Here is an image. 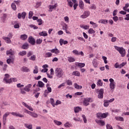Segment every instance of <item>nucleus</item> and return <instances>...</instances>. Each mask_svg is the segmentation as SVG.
<instances>
[{
    "instance_id": "36",
    "label": "nucleus",
    "mask_w": 129,
    "mask_h": 129,
    "mask_svg": "<svg viewBox=\"0 0 129 129\" xmlns=\"http://www.w3.org/2000/svg\"><path fill=\"white\" fill-rule=\"evenodd\" d=\"M81 28H83L84 30H88L89 29V25H82L81 26Z\"/></svg>"
},
{
    "instance_id": "18",
    "label": "nucleus",
    "mask_w": 129,
    "mask_h": 129,
    "mask_svg": "<svg viewBox=\"0 0 129 129\" xmlns=\"http://www.w3.org/2000/svg\"><path fill=\"white\" fill-rule=\"evenodd\" d=\"M42 68L43 69L41 71V72H43V73H46V72H47V71H48V65L47 64H44L42 66Z\"/></svg>"
},
{
    "instance_id": "3",
    "label": "nucleus",
    "mask_w": 129,
    "mask_h": 129,
    "mask_svg": "<svg viewBox=\"0 0 129 129\" xmlns=\"http://www.w3.org/2000/svg\"><path fill=\"white\" fill-rule=\"evenodd\" d=\"M108 115V113H104L99 112L96 114V117L99 118V119H102V118H106Z\"/></svg>"
},
{
    "instance_id": "15",
    "label": "nucleus",
    "mask_w": 129,
    "mask_h": 129,
    "mask_svg": "<svg viewBox=\"0 0 129 129\" xmlns=\"http://www.w3.org/2000/svg\"><path fill=\"white\" fill-rule=\"evenodd\" d=\"M14 60H15V56H10V58L7 60V62L8 64H10V63L14 62Z\"/></svg>"
},
{
    "instance_id": "14",
    "label": "nucleus",
    "mask_w": 129,
    "mask_h": 129,
    "mask_svg": "<svg viewBox=\"0 0 129 129\" xmlns=\"http://www.w3.org/2000/svg\"><path fill=\"white\" fill-rule=\"evenodd\" d=\"M18 19H25L26 18V12H23L22 14L18 13Z\"/></svg>"
},
{
    "instance_id": "41",
    "label": "nucleus",
    "mask_w": 129,
    "mask_h": 129,
    "mask_svg": "<svg viewBox=\"0 0 129 129\" xmlns=\"http://www.w3.org/2000/svg\"><path fill=\"white\" fill-rule=\"evenodd\" d=\"M97 85L98 86H102L103 85V83L101 80H99L97 82Z\"/></svg>"
},
{
    "instance_id": "13",
    "label": "nucleus",
    "mask_w": 129,
    "mask_h": 129,
    "mask_svg": "<svg viewBox=\"0 0 129 129\" xmlns=\"http://www.w3.org/2000/svg\"><path fill=\"white\" fill-rule=\"evenodd\" d=\"M31 87H32V84H28L24 88V90L27 92H30L31 91Z\"/></svg>"
},
{
    "instance_id": "24",
    "label": "nucleus",
    "mask_w": 129,
    "mask_h": 129,
    "mask_svg": "<svg viewBox=\"0 0 129 129\" xmlns=\"http://www.w3.org/2000/svg\"><path fill=\"white\" fill-rule=\"evenodd\" d=\"M6 54L7 55H11V56H14V55H15V52H14L12 49H10L7 51Z\"/></svg>"
},
{
    "instance_id": "29",
    "label": "nucleus",
    "mask_w": 129,
    "mask_h": 129,
    "mask_svg": "<svg viewBox=\"0 0 129 129\" xmlns=\"http://www.w3.org/2000/svg\"><path fill=\"white\" fill-rule=\"evenodd\" d=\"M38 84L39 85V87L42 88L45 86V84L43 83V82L41 81H39L38 82Z\"/></svg>"
},
{
    "instance_id": "37",
    "label": "nucleus",
    "mask_w": 129,
    "mask_h": 129,
    "mask_svg": "<svg viewBox=\"0 0 129 129\" xmlns=\"http://www.w3.org/2000/svg\"><path fill=\"white\" fill-rule=\"evenodd\" d=\"M22 69L23 71L24 72H30V69H29V68H27L26 67H23Z\"/></svg>"
},
{
    "instance_id": "30",
    "label": "nucleus",
    "mask_w": 129,
    "mask_h": 129,
    "mask_svg": "<svg viewBox=\"0 0 129 129\" xmlns=\"http://www.w3.org/2000/svg\"><path fill=\"white\" fill-rule=\"evenodd\" d=\"M25 127L28 129H33V125L32 124H29L28 123H25L24 124Z\"/></svg>"
},
{
    "instance_id": "7",
    "label": "nucleus",
    "mask_w": 129,
    "mask_h": 129,
    "mask_svg": "<svg viewBox=\"0 0 129 129\" xmlns=\"http://www.w3.org/2000/svg\"><path fill=\"white\" fill-rule=\"evenodd\" d=\"M89 16H90V12L86 11L80 16V18H81V19H86V18H88Z\"/></svg>"
},
{
    "instance_id": "43",
    "label": "nucleus",
    "mask_w": 129,
    "mask_h": 129,
    "mask_svg": "<svg viewBox=\"0 0 129 129\" xmlns=\"http://www.w3.org/2000/svg\"><path fill=\"white\" fill-rule=\"evenodd\" d=\"M11 8L12 9H13L14 11H16V10H17V6H16V4L14 3L12 4Z\"/></svg>"
},
{
    "instance_id": "1",
    "label": "nucleus",
    "mask_w": 129,
    "mask_h": 129,
    "mask_svg": "<svg viewBox=\"0 0 129 129\" xmlns=\"http://www.w3.org/2000/svg\"><path fill=\"white\" fill-rule=\"evenodd\" d=\"M114 47L115 50H117L119 52L121 57H124L125 56V49L123 47H119L115 45Z\"/></svg>"
},
{
    "instance_id": "53",
    "label": "nucleus",
    "mask_w": 129,
    "mask_h": 129,
    "mask_svg": "<svg viewBox=\"0 0 129 129\" xmlns=\"http://www.w3.org/2000/svg\"><path fill=\"white\" fill-rule=\"evenodd\" d=\"M66 82L68 85H69V86L72 85V81L70 80H67Z\"/></svg>"
},
{
    "instance_id": "39",
    "label": "nucleus",
    "mask_w": 129,
    "mask_h": 129,
    "mask_svg": "<svg viewBox=\"0 0 129 129\" xmlns=\"http://www.w3.org/2000/svg\"><path fill=\"white\" fill-rule=\"evenodd\" d=\"M78 67H80V68H82L85 66V63H79L78 65L77 64Z\"/></svg>"
},
{
    "instance_id": "8",
    "label": "nucleus",
    "mask_w": 129,
    "mask_h": 129,
    "mask_svg": "<svg viewBox=\"0 0 129 129\" xmlns=\"http://www.w3.org/2000/svg\"><path fill=\"white\" fill-rule=\"evenodd\" d=\"M95 121L96 123H97V124H98V125H100V126H104V125H105V121L103 120H98L97 119H96Z\"/></svg>"
},
{
    "instance_id": "63",
    "label": "nucleus",
    "mask_w": 129,
    "mask_h": 129,
    "mask_svg": "<svg viewBox=\"0 0 129 129\" xmlns=\"http://www.w3.org/2000/svg\"><path fill=\"white\" fill-rule=\"evenodd\" d=\"M106 128L107 129H113L112 126L110 125V124H107L106 125Z\"/></svg>"
},
{
    "instance_id": "52",
    "label": "nucleus",
    "mask_w": 129,
    "mask_h": 129,
    "mask_svg": "<svg viewBox=\"0 0 129 129\" xmlns=\"http://www.w3.org/2000/svg\"><path fill=\"white\" fill-rule=\"evenodd\" d=\"M37 21L38 23V25L39 26H41V25H42V24H43V20H42V19H39Z\"/></svg>"
},
{
    "instance_id": "9",
    "label": "nucleus",
    "mask_w": 129,
    "mask_h": 129,
    "mask_svg": "<svg viewBox=\"0 0 129 129\" xmlns=\"http://www.w3.org/2000/svg\"><path fill=\"white\" fill-rule=\"evenodd\" d=\"M104 90L103 89H100L98 91V92H99V94L98 95V97L99 99H102L103 98V93H104Z\"/></svg>"
},
{
    "instance_id": "23",
    "label": "nucleus",
    "mask_w": 129,
    "mask_h": 129,
    "mask_svg": "<svg viewBox=\"0 0 129 129\" xmlns=\"http://www.w3.org/2000/svg\"><path fill=\"white\" fill-rule=\"evenodd\" d=\"M39 35L40 36H42V37H47V36H48V33H47V32L46 31H42L41 32H40L39 33Z\"/></svg>"
},
{
    "instance_id": "31",
    "label": "nucleus",
    "mask_w": 129,
    "mask_h": 129,
    "mask_svg": "<svg viewBox=\"0 0 129 129\" xmlns=\"http://www.w3.org/2000/svg\"><path fill=\"white\" fill-rule=\"evenodd\" d=\"M18 54L20 55V56H25V55H27V51L23 50L22 51L19 52Z\"/></svg>"
},
{
    "instance_id": "42",
    "label": "nucleus",
    "mask_w": 129,
    "mask_h": 129,
    "mask_svg": "<svg viewBox=\"0 0 129 129\" xmlns=\"http://www.w3.org/2000/svg\"><path fill=\"white\" fill-rule=\"evenodd\" d=\"M52 55L51 52H47L45 53V57H46V58H49V57H52Z\"/></svg>"
},
{
    "instance_id": "28",
    "label": "nucleus",
    "mask_w": 129,
    "mask_h": 129,
    "mask_svg": "<svg viewBox=\"0 0 129 129\" xmlns=\"http://www.w3.org/2000/svg\"><path fill=\"white\" fill-rule=\"evenodd\" d=\"M80 111H81V108L80 107H77L74 108V111L75 113H78V112H79Z\"/></svg>"
},
{
    "instance_id": "58",
    "label": "nucleus",
    "mask_w": 129,
    "mask_h": 129,
    "mask_svg": "<svg viewBox=\"0 0 129 129\" xmlns=\"http://www.w3.org/2000/svg\"><path fill=\"white\" fill-rule=\"evenodd\" d=\"M30 60H32V61H35L36 60V55H33L32 56H31L30 58Z\"/></svg>"
},
{
    "instance_id": "60",
    "label": "nucleus",
    "mask_w": 129,
    "mask_h": 129,
    "mask_svg": "<svg viewBox=\"0 0 129 129\" xmlns=\"http://www.w3.org/2000/svg\"><path fill=\"white\" fill-rule=\"evenodd\" d=\"M75 87L77 89H81V88H82V86L80 87V86H79V85H78L77 84H75Z\"/></svg>"
},
{
    "instance_id": "6",
    "label": "nucleus",
    "mask_w": 129,
    "mask_h": 129,
    "mask_svg": "<svg viewBox=\"0 0 129 129\" xmlns=\"http://www.w3.org/2000/svg\"><path fill=\"white\" fill-rule=\"evenodd\" d=\"M11 114V112H7L4 115L3 117V124L5 125H6V122L7 121V117L9 116Z\"/></svg>"
},
{
    "instance_id": "62",
    "label": "nucleus",
    "mask_w": 129,
    "mask_h": 129,
    "mask_svg": "<svg viewBox=\"0 0 129 129\" xmlns=\"http://www.w3.org/2000/svg\"><path fill=\"white\" fill-rule=\"evenodd\" d=\"M112 19L113 21H114L115 22H117L118 21V17L117 16H114L112 17Z\"/></svg>"
},
{
    "instance_id": "12",
    "label": "nucleus",
    "mask_w": 129,
    "mask_h": 129,
    "mask_svg": "<svg viewBox=\"0 0 129 129\" xmlns=\"http://www.w3.org/2000/svg\"><path fill=\"white\" fill-rule=\"evenodd\" d=\"M10 114L13 115L14 116H18L19 117H24V115L20 113H17L16 112H10Z\"/></svg>"
},
{
    "instance_id": "59",
    "label": "nucleus",
    "mask_w": 129,
    "mask_h": 129,
    "mask_svg": "<svg viewBox=\"0 0 129 129\" xmlns=\"http://www.w3.org/2000/svg\"><path fill=\"white\" fill-rule=\"evenodd\" d=\"M89 9L90 10H95L96 9V6H95V5H92Z\"/></svg>"
},
{
    "instance_id": "5",
    "label": "nucleus",
    "mask_w": 129,
    "mask_h": 129,
    "mask_svg": "<svg viewBox=\"0 0 129 129\" xmlns=\"http://www.w3.org/2000/svg\"><path fill=\"white\" fill-rule=\"evenodd\" d=\"M5 77L4 79V81H5L6 83H12V78L9 79L10 78V75L8 74H6L5 75ZM9 79V80H8Z\"/></svg>"
},
{
    "instance_id": "64",
    "label": "nucleus",
    "mask_w": 129,
    "mask_h": 129,
    "mask_svg": "<svg viewBox=\"0 0 129 129\" xmlns=\"http://www.w3.org/2000/svg\"><path fill=\"white\" fill-rule=\"evenodd\" d=\"M125 17L126 18H124V20H125V21H129V14H126Z\"/></svg>"
},
{
    "instance_id": "32",
    "label": "nucleus",
    "mask_w": 129,
    "mask_h": 129,
    "mask_svg": "<svg viewBox=\"0 0 129 129\" xmlns=\"http://www.w3.org/2000/svg\"><path fill=\"white\" fill-rule=\"evenodd\" d=\"M90 24L91 25H92L93 28H97V27H98V25H97V24L93 22V21H90Z\"/></svg>"
},
{
    "instance_id": "10",
    "label": "nucleus",
    "mask_w": 129,
    "mask_h": 129,
    "mask_svg": "<svg viewBox=\"0 0 129 129\" xmlns=\"http://www.w3.org/2000/svg\"><path fill=\"white\" fill-rule=\"evenodd\" d=\"M90 100H91V98H85L83 101L84 105L85 106H88V105H89V102H90Z\"/></svg>"
},
{
    "instance_id": "25",
    "label": "nucleus",
    "mask_w": 129,
    "mask_h": 129,
    "mask_svg": "<svg viewBox=\"0 0 129 129\" xmlns=\"http://www.w3.org/2000/svg\"><path fill=\"white\" fill-rule=\"evenodd\" d=\"M29 115H31V116H32V117H34V118H37V117H38V114L33 112H29Z\"/></svg>"
},
{
    "instance_id": "21",
    "label": "nucleus",
    "mask_w": 129,
    "mask_h": 129,
    "mask_svg": "<svg viewBox=\"0 0 129 129\" xmlns=\"http://www.w3.org/2000/svg\"><path fill=\"white\" fill-rule=\"evenodd\" d=\"M20 39L23 41H26V40L28 39V35H27L26 34L21 35L20 36Z\"/></svg>"
},
{
    "instance_id": "34",
    "label": "nucleus",
    "mask_w": 129,
    "mask_h": 129,
    "mask_svg": "<svg viewBox=\"0 0 129 129\" xmlns=\"http://www.w3.org/2000/svg\"><path fill=\"white\" fill-rule=\"evenodd\" d=\"M67 2L68 6H70L71 8H72L73 7V3H72V0H67Z\"/></svg>"
},
{
    "instance_id": "38",
    "label": "nucleus",
    "mask_w": 129,
    "mask_h": 129,
    "mask_svg": "<svg viewBox=\"0 0 129 129\" xmlns=\"http://www.w3.org/2000/svg\"><path fill=\"white\" fill-rule=\"evenodd\" d=\"M115 119L116 120H119L120 121H123L124 120L123 117L120 116L115 117Z\"/></svg>"
},
{
    "instance_id": "33",
    "label": "nucleus",
    "mask_w": 129,
    "mask_h": 129,
    "mask_svg": "<svg viewBox=\"0 0 129 129\" xmlns=\"http://www.w3.org/2000/svg\"><path fill=\"white\" fill-rule=\"evenodd\" d=\"M68 58V61L70 63H71L72 62H75V58H74V57H72L71 56V57H69Z\"/></svg>"
},
{
    "instance_id": "17",
    "label": "nucleus",
    "mask_w": 129,
    "mask_h": 129,
    "mask_svg": "<svg viewBox=\"0 0 129 129\" xmlns=\"http://www.w3.org/2000/svg\"><path fill=\"white\" fill-rule=\"evenodd\" d=\"M49 51L51 53H54V54H55L56 55H57V54H59V53H60V50H59L57 48H54L52 49H50Z\"/></svg>"
},
{
    "instance_id": "19",
    "label": "nucleus",
    "mask_w": 129,
    "mask_h": 129,
    "mask_svg": "<svg viewBox=\"0 0 129 129\" xmlns=\"http://www.w3.org/2000/svg\"><path fill=\"white\" fill-rule=\"evenodd\" d=\"M3 40H5L6 43H7V44H11V43H12V40H11V38H9V37H3Z\"/></svg>"
},
{
    "instance_id": "45",
    "label": "nucleus",
    "mask_w": 129,
    "mask_h": 129,
    "mask_svg": "<svg viewBox=\"0 0 129 129\" xmlns=\"http://www.w3.org/2000/svg\"><path fill=\"white\" fill-rule=\"evenodd\" d=\"M88 32L89 33V34H94V33H95V31L94 30H93V28L89 29V30Z\"/></svg>"
},
{
    "instance_id": "16",
    "label": "nucleus",
    "mask_w": 129,
    "mask_h": 129,
    "mask_svg": "<svg viewBox=\"0 0 129 129\" xmlns=\"http://www.w3.org/2000/svg\"><path fill=\"white\" fill-rule=\"evenodd\" d=\"M58 6V4H55L54 5H50L49 6V12H53V10L54 9H56Z\"/></svg>"
},
{
    "instance_id": "51",
    "label": "nucleus",
    "mask_w": 129,
    "mask_h": 129,
    "mask_svg": "<svg viewBox=\"0 0 129 129\" xmlns=\"http://www.w3.org/2000/svg\"><path fill=\"white\" fill-rule=\"evenodd\" d=\"M33 14L34 13H33V12L30 11L29 12V16H28L29 19H32V17H33Z\"/></svg>"
},
{
    "instance_id": "61",
    "label": "nucleus",
    "mask_w": 129,
    "mask_h": 129,
    "mask_svg": "<svg viewBox=\"0 0 129 129\" xmlns=\"http://www.w3.org/2000/svg\"><path fill=\"white\" fill-rule=\"evenodd\" d=\"M73 53H74V54H75V55H79V52L78 51V50L75 49L73 51Z\"/></svg>"
},
{
    "instance_id": "57",
    "label": "nucleus",
    "mask_w": 129,
    "mask_h": 129,
    "mask_svg": "<svg viewBox=\"0 0 129 129\" xmlns=\"http://www.w3.org/2000/svg\"><path fill=\"white\" fill-rule=\"evenodd\" d=\"M29 27L30 28H33L34 30H37V29H38V27L36 26V25H30Z\"/></svg>"
},
{
    "instance_id": "2",
    "label": "nucleus",
    "mask_w": 129,
    "mask_h": 129,
    "mask_svg": "<svg viewBox=\"0 0 129 129\" xmlns=\"http://www.w3.org/2000/svg\"><path fill=\"white\" fill-rule=\"evenodd\" d=\"M55 75L58 78H61L64 75V71L61 68H56L55 71Z\"/></svg>"
},
{
    "instance_id": "50",
    "label": "nucleus",
    "mask_w": 129,
    "mask_h": 129,
    "mask_svg": "<svg viewBox=\"0 0 129 129\" xmlns=\"http://www.w3.org/2000/svg\"><path fill=\"white\" fill-rule=\"evenodd\" d=\"M21 94H26V91L25 90V88H21L20 89Z\"/></svg>"
},
{
    "instance_id": "55",
    "label": "nucleus",
    "mask_w": 129,
    "mask_h": 129,
    "mask_svg": "<svg viewBox=\"0 0 129 129\" xmlns=\"http://www.w3.org/2000/svg\"><path fill=\"white\" fill-rule=\"evenodd\" d=\"M126 64V63L125 62H122V63L119 64V68L120 69H121V68H122V67H123V66H124L125 64Z\"/></svg>"
},
{
    "instance_id": "11",
    "label": "nucleus",
    "mask_w": 129,
    "mask_h": 129,
    "mask_svg": "<svg viewBox=\"0 0 129 129\" xmlns=\"http://www.w3.org/2000/svg\"><path fill=\"white\" fill-rule=\"evenodd\" d=\"M28 42L31 45H35V44H36V41L35 40V38H34L33 36H29V37L28 38Z\"/></svg>"
},
{
    "instance_id": "4",
    "label": "nucleus",
    "mask_w": 129,
    "mask_h": 129,
    "mask_svg": "<svg viewBox=\"0 0 129 129\" xmlns=\"http://www.w3.org/2000/svg\"><path fill=\"white\" fill-rule=\"evenodd\" d=\"M110 84H109V87L112 90V91H113L114 90V88H115V82H114V80L113 79H110Z\"/></svg>"
},
{
    "instance_id": "46",
    "label": "nucleus",
    "mask_w": 129,
    "mask_h": 129,
    "mask_svg": "<svg viewBox=\"0 0 129 129\" xmlns=\"http://www.w3.org/2000/svg\"><path fill=\"white\" fill-rule=\"evenodd\" d=\"M54 123H56L57 125H61V124H62V122L59 121L57 120H54Z\"/></svg>"
},
{
    "instance_id": "47",
    "label": "nucleus",
    "mask_w": 129,
    "mask_h": 129,
    "mask_svg": "<svg viewBox=\"0 0 129 129\" xmlns=\"http://www.w3.org/2000/svg\"><path fill=\"white\" fill-rule=\"evenodd\" d=\"M50 103L53 106V107H55V102H54V99L50 98Z\"/></svg>"
},
{
    "instance_id": "35",
    "label": "nucleus",
    "mask_w": 129,
    "mask_h": 129,
    "mask_svg": "<svg viewBox=\"0 0 129 129\" xmlns=\"http://www.w3.org/2000/svg\"><path fill=\"white\" fill-rule=\"evenodd\" d=\"M6 21H7V14H4L2 17V22L3 23H6Z\"/></svg>"
},
{
    "instance_id": "49",
    "label": "nucleus",
    "mask_w": 129,
    "mask_h": 129,
    "mask_svg": "<svg viewBox=\"0 0 129 129\" xmlns=\"http://www.w3.org/2000/svg\"><path fill=\"white\" fill-rule=\"evenodd\" d=\"M82 116L84 122H85V123H86L87 122V119H86V116L84 114H83Z\"/></svg>"
},
{
    "instance_id": "22",
    "label": "nucleus",
    "mask_w": 129,
    "mask_h": 129,
    "mask_svg": "<svg viewBox=\"0 0 129 129\" xmlns=\"http://www.w3.org/2000/svg\"><path fill=\"white\" fill-rule=\"evenodd\" d=\"M108 21L107 20H105V19H101L100 20H99L98 23H100V24H104V25H106V24H107Z\"/></svg>"
},
{
    "instance_id": "48",
    "label": "nucleus",
    "mask_w": 129,
    "mask_h": 129,
    "mask_svg": "<svg viewBox=\"0 0 129 129\" xmlns=\"http://www.w3.org/2000/svg\"><path fill=\"white\" fill-rule=\"evenodd\" d=\"M38 72H39V71L38 70V67L37 66H35V69L33 71V73L34 74H37L38 73Z\"/></svg>"
},
{
    "instance_id": "44",
    "label": "nucleus",
    "mask_w": 129,
    "mask_h": 129,
    "mask_svg": "<svg viewBox=\"0 0 129 129\" xmlns=\"http://www.w3.org/2000/svg\"><path fill=\"white\" fill-rule=\"evenodd\" d=\"M109 105V103L108 102V100H104V106H105V107H107Z\"/></svg>"
},
{
    "instance_id": "20",
    "label": "nucleus",
    "mask_w": 129,
    "mask_h": 129,
    "mask_svg": "<svg viewBox=\"0 0 129 129\" xmlns=\"http://www.w3.org/2000/svg\"><path fill=\"white\" fill-rule=\"evenodd\" d=\"M79 7L82 10H83L84 9V3L83 1L80 0L79 1Z\"/></svg>"
},
{
    "instance_id": "26",
    "label": "nucleus",
    "mask_w": 129,
    "mask_h": 129,
    "mask_svg": "<svg viewBox=\"0 0 129 129\" xmlns=\"http://www.w3.org/2000/svg\"><path fill=\"white\" fill-rule=\"evenodd\" d=\"M29 48V44L27 43H24L22 46V48L23 49V50H27Z\"/></svg>"
},
{
    "instance_id": "40",
    "label": "nucleus",
    "mask_w": 129,
    "mask_h": 129,
    "mask_svg": "<svg viewBox=\"0 0 129 129\" xmlns=\"http://www.w3.org/2000/svg\"><path fill=\"white\" fill-rule=\"evenodd\" d=\"M73 75H75V76H80V73L78 71H75L73 73Z\"/></svg>"
},
{
    "instance_id": "56",
    "label": "nucleus",
    "mask_w": 129,
    "mask_h": 129,
    "mask_svg": "<svg viewBox=\"0 0 129 129\" xmlns=\"http://www.w3.org/2000/svg\"><path fill=\"white\" fill-rule=\"evenodd\" d=\"M102 59L104 60L105 64H107V57H106V56H103Z\"/></svg>"
},
{
    "instance_id": "27",
    "label": "nucleus",
    "mask_w": 129,
    "mask_h": 129,
    "mask_svg": "<svg viewBox=\"0 0 129 129\" xmlns=\"http://www.w3.org/2000/svg\"><path fill=\"white\" fill-rule=\"evenodd\" d=\"M92 63H93V66H94L95 68H97V66H98V63H97V61H96V59H94L92 61Z\"/></svg>"
},
{
    "instance_id": "54",
    "label": "nucleus",
    "mask_w": 129,
    "mask_h": 129,
    "mask_svg": "<svg viewBox=\"0 0 129 129\" xmlns=\"http://www.w3.org/2000/svg\"><path fill=\"white\" fill-rule=\"evenodd\" d=\"M42 42H43V40H42L41 39H37L36 44H37L38 45H40V44H41L42 43Z\"/></svg>"
}]
</instances>
